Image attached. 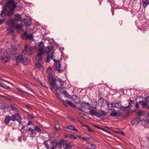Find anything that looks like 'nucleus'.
<instances>
[{"instance_id": "nucleus-1", "label": "nucleus", "mask_w": 149, "mask_h": 149, "mask_svg": "<svg viewBox=\"0 0 149 149\" xmlns=\"http://www.w3.org/2000/svg\"><path fill=\"white\" fill-rule=\"evenodd\" d=\"M16 5L13 0H9L6 3L4 7H3L1 13L3 17L4 15L11 16L13 13Z\"/></svg>"}, {"instance_id": "nucleus-2", "label": "nucleus", "mask_w": 149, "mask_h": 149, "mask_svg": "<svg viewBox=\"0 0 149 149\" xmlns=\"http://www.w3.org/2000/svg\"><path fill=\"white\" fill-rule=\"evenodd\" d=\"M46 47H45L44 42L40 41L38 44V52L36 56V59L38 61H42V55L46 52Z\"/></svg>"}, {"instance_id": "nucleus-3", "label": "nucleus", "mask_w": 149, "mask_h": 149, "mask_svg": "<svg viewBox=\"0 0 149 149\" xmlns=\"http://www.w3.org/2000/svg\"><path fill=\"white\" fill-rule=\"evenodd\" d=\"M48 81L50 86H51V89L53 91L56 92L58 89L57 85L56 83V80L54 79L52 76L49 77Z\"/></svg>"}, {"instance_id": "nucleus-4", "label": "nucleus", "mask_w": 149, "mask_h": 149, "mask_svg": "<svg viewBox=\"0 0 149 149\" xmlns=\"http://www.w3.org/2000/svg\"><path fill=\"white\" fill-rule=\"evenodd\" d=\"M45 50L46 54L48 55L46 59V61L49 62L50 59H52L53 58L54 54L53 48L51 47L47 46L46 47Z\"/></svg>"}, {"instance_id": "nucleus-5", "label": "nucleus", "mask_w": 149, "mask_h": 149, "mask_svg": "<svg viewBox=\"0 0 149 149\" xmlns=\"http://www.w3.org/2000/svg\"><path fill=\"white\" fill-rule=\"evenodd\" d=\"M18 115V113H16L13 115L11 116L8 115L6 116L4 120V123L6 125H8L10 120L13 122L16 121Z\"/></svg>"}, {"instance_id": "nucleus-6", "label": "nucleus", "mask_w": 149, "mask_h": 149, "mask_svg": "<svg viewBox=\"0 0 149 149\" xmlns=\"http://www.w3.org/2000/svg\"><path fill=\"white\" fill-rule=\"evenodd\" d=\"M122 112L120 111L115 109L112 110L110 113V116L115 118L121 116Z\"/></svg>"}, {"instance_id": "nucleus-7", "label": "nucleus", "mask_w": 149, "mask_h": 149, "mask_svg": "<svg viewBox=\"0 0 149 149\" xmlns=\"http://www.w3.org/2000/svg\"><path fill=\"white\" fill-rule=\"evenodd\" d=\"M26 132H28V133L30 134V137H33L36 136V133L34 129H33L30 127H27L26 130Z\"/></svg>"}, {"instance_id": "nucleus-8", "label": "nucleus", "mask_w": 149, "mask_h": 149, "mask_svg": "<svg viewBox=\"0 0 149 149\" xmlns=\"http://www.w3.org/2000/svg\"><path fill=\"white\" fill-rule=\"evenodd\" d=\"M17 117L16 121L19 124V127H20V126H21V129L20 130H21L24 129L25 126L22 123H21L22 118L19 114Z\"/></svg>"}, {"instance_id": "nucleus-9", "label": "nucleus", "mask_w": 149, "mask_h": 149, "mask_svg": "<svg viewBox=\"0 0 149 149\" xmlns=\"http://www.w3.org/2000/svg\"><path fill=\"white\" fill-rule=\"evenodd\" d=\"M24 59L23 55L22 54H20L18 55L17 57L16 60L18 62H21L22 63H24Z\"/></svg>"}, {"instance_id": "nucleus-10", "label": "nucleus", "mask_w": 149, "mask_h": 149, "mask_svg": "<svg viewBox=\"0 0 149 149\" xmlns=\"http://www.w3.org/2000/svg\"><path fill=\"white\" fill-rule=\"evenodd\" d=\"M1 54L2 53L0 51V58L1 57V60L4 63H5L8 61L9 59V58L7 55L6 56H5V55H4V56H2Z\"/></svg>"}, {"instance_id": "nucleus-11", "label": "nucleus", "mask_w": 149, "mask_h": 149, "mask_svg": "<svg viewBox=\"0 0 149 149\" xmlns=\"http://www.w3.org/2000/svg\"><path fill=\"white\" fill-rule=\"evenodd\" d=\"M22 37L26 39H29L31 40L32 39L33 36L32 34L28 35L26 32H25L22 35Z\"/></svg>"}, {"instance_id": "nucleus-12", "label": "nucleus", "mask_w": 149, "mask_h": 149, "mask_svg": "<svg viewBox=\"0 0 149 149\" xmlns=\"http://www.w3.org/2000/svg\"><path fill=\"white\" fill-rule=\"evenodd\" d=\"M61 65L59 62H57L56 64V69L59 73L63 72V70L61 68Z\"/></svg>"}, {"instance_id": "nucleus-13", "label": "nucleus", "mask_w": 149, "mask_h": 149, "mask_svg": "<svg viewBox=\"0 0 149 149\" xmlns=\"http://www.w3.org/2000/svg\"><path fill=\"white\" fill-rule=\"evenodd\" d=\"M139 123L142 126L144 127H146L147 126V118H143L142 119H140Z\"/></svg>"}, {"instance_id": "nucleus-14", "label": "nucleus", "mask_w": 149, "mask_h": 149, "mask_svg": "<svg viewBox=\"0 0 149 149\" xmlns=\"http://www.w3.org/2000/svg\"><path fill=\"white\" fill-rule=\"evenodd\" d=\"M140 119L139 118H136L133 120L132 121V125H137L140 122Z\"/></svg>"}, {"instance_id": "nucleus-15", "label": "nucleus", "mask_w": 149, "mask_h": 149, "mask_svg": "<svg viewBox=\"0 0 149 149\" xmlns=\"http://www.w3.org/2000/svg\"><path fill=\"white\" fill-rule=\"evenodd\" d=\"M15 16L14 19L15 21H20L22 20L21 15L17 14L15 15Z\"/></svg>"}, {"instance_id": "nucleus-16", "label": "nucleus", "mask_w": 149, "mask_h": 149, "mask_svg": "<svg viewBox=\"0 0 149 149\" xmlns=\"http://www.w3.org/2000/svg\"><path fill=\"white\" fill-rule=\"evenodd\" d=\"M149 4V0H143L142 1V6L145 8Z\"/></svg>"}, {"instance_id": "nucleus-17", "label": "nucleus", "mask_w": 149, "mask_h": 149, "mask_svg": "<svg viewBox=\"0 0 149 149\" xmlns=\"http://www.w3.org/2000/svg\"><path fill=\"white\" fill-rule=\"evenodd\" d=\"M89 112L91 115L95 116H97L99 115V113L97 112L96 110L93 109H91V111Z\"/></svg>"}, {"instance_id": "nucleus-18", "label": "nucleus", "mask_w": 149, "mask_h": 149, "mask_svg": "<svg viewBox=\"0 0 149 149\" xmlns=\"http://www.w3.org/2000/svg\"><path fill=\"white\" fill-rule=\"evenodd\" d=\"M24 48L26 49V54L30 55L31 54V49L27 45H26L24 46Z\"/></svg>"}, {"instance_id": "nucleus-19", "label": "nucleus", "mask_w": 149, "mask_h": 149, "mask_svg": "<svg viewBox=\"0 0 149 149\" xmlns=\"http://www.w3.org/2000/svg\"><path fill=\"white\" fill-rule=\"evenodd\" d=\"M15 21L14 19H11L8 20V21L6 22V23L9 26H14V25H15Z\"/></svg>"}, {"instance_id": "nucleus-20", "label": "nucleus", "mask_w": 149, "mask_h": 149, "mask_svg": "<svg viewBox=\"0 0 149 149\" xmlns=\"http://www.w3.org/2000/svg\"><path fill=\"white\" fill-rule=\"evenodd\" d=\"M63 144V148L64 149H69L72 147V146L69 143H65Z\"/></svg>"}, {"instance_id": "nucleus-21", "label": "nucleus", "mask_w": 149, "mask_h": 149, "mask_svg": "<svg viewBox=\"0 0 149 149\" xmlns=\"http://www.w3.org/2000/svg\"><path fill=\"white\" fill-rule=\"evenodd\" d=\"M35 67L37 68L41 69L42 67V63L40 62H36L35 64Z\"/></svg>"}, {"instance_id": "nucleus-22", "label": "nucleus", "mask_w": 149, "mask_h": 149, "mask_svg": "<svg viewBox=\"0 0 149 149\" xmlns=\"http://www.w3.org/2000/svg\"><path fill=\"white\" fill-rule=\"evenodd\" d=\"M10 107L14 112H16L17 113L19 111V109L17 108L13 104H11L10 105Z\"/></svg>"}, {"instance_id": "nucleus-23", "label": "nucleus", "mask_w": 149, "mask_h": 149, "mask_svg": "<svg viewBox=\"0 0 149 149\" xmlns=\"http://www.w3.org/2000/svg\"><path fill=\"white\" fill-rule=\"evenodd\" d=\"M51 143L52 144H54L56 146H61L62 144L61 141H60V143H58L55 140L53 141Z\"/></svg>"}, {"instance_id": "nucleus-24", "label": "nucleus", "mask_w": 149, "mask_h": 149, "mask_svg": "<svg viewBox=\"0 0 149 149\" xmlns=\"http://www.w3.org/2000/svg\"><path fill=\"white\" fill-rule=\"evenodd\" d=\"M90 105L88 102H84L82 104V107L84 109H87L90 107Z\"/></svg>"}, {"instance_id": "nucleus-25", "label": "nucleus", "mask_w": 149, "mask_h": 149, "mask_svg": "<svg viewBox=\"0 0 149 149\" xmlns=\"http://www.w3.org/2000/svg\"><path fill=\"white\" fill-rule=\"evenodd\" d=\"M99 114L101 116H105L107 115V113L105 111L101 110L99 113Z\"/></svg>"}, {"instance_id": "nucleus-26", "label": "nucleus", "mask_w": 149, "mask_h": 149, "mask_svg": "<svg viewBox=\"0 0 149 149\" xmlns=\"http://www.w3.org/2000/svg\"><path fill=\"white\" fill-rule=\"evenodd\" d=\"M139 103L143 107H144L146 106L148 104V102L145 100V101H141L139 102Z\"/></svg>"}, {"instance_id": "nucleus-27", "label": "nucleus", "mask_w": 149, "mask_h": 149, "mask_svg": "<svg viewBox=\"0 0 149 149\" xmlns=\"http://www.w3.org/2000/svg\"><path fill=\"white\" fill-rule=\"evenodd\" d=\"M113 107L117 108H119L121 105L120 102L113 103Z\"/></svg>"}, {"instance_id": "nucleus-28", "label": "nucleus", "mask_w": 149, "mask_h": 149, "mask_svg": "<svg viewBox=\"0 0 149 149\" xmlns=\"http://www.w3.org/2000/svg\"><path fill=\"white\" fill-rule=\"evenodd\" d=\"M66 102L67 104H68L71 106L74 107V108H76V105L74 104L71 101L69 100H67L66 101Z\"/></svg>"}, {"instance_id": "nucleus-29", "label": "nucleus", "mask_w": 149, "mask_h": 149, "mask_svg": "<svg viewBox=\"0 0 149 149\" xmlns=\"http://www.w3.org/2000/svg\"><path fill=\"white\" fill-rule=\"evenodd\" d=\"M62 93L64 94L65 97H67L69 98H70V95L68 94L66 90H63V91Z\"/></svg>"}, {"instance_id": "nucleus-30", "label": "nucleus", "mask_w": 149, "mask_h": 149, "mask_svg": "<svg viewBox=\"0 0 149 149\" xmlns=\"http://www.w3.org/2000/svg\"><path fill=\"white\" fill-rule=\"evenodd\" d=\"M107 109L108 110H112V108L113 107V104L111 103H107Z\"/></svg>"}, {"instance_id": "nucleus-31", "label": "nucleus", "mask_w": 149, "mask_h": 149, "mask_svg": "<svg viewBox=\"0 0 149 149\" xmlns=\"http://www.w3.org/2000/svg\"><path fill=\"white\" fill-rule=\"evenodd\" d=\"M67 127L68 129L73 131H77V130L74 127L70 125L67 126Z\"/></svg>"}, {"instance_id": "nucleus-32", "label": "nucleus", "mask_w": 149, "mask_h": 149, "mask_svg": "<svg viewBox=\"0 0 149 149\" xmlns=\"http://www.w3.org/2000/svg\"><path fill=\"white\" fill-rule=\"evenodd\" d=\"M96 148V146L94 144H90L88 146V149H95Z\"/></svg>"}, {"instance_id": "nucleus-33", "label": "nucleus", "mask_w": 149, "mask_h": 149, "mask_svg": "<svg viewBox=\"0 0 149 149\" xmlns=\"http://www.w3.org/2000/svg\"><path fill=\"white\" fill-rule=\"evenodd\" d=\"M14 27L16 29H20L22 28V24H18L14 25Z\"/></svg>"}, {"instance_id": "nucleus-34", "label": "nucleus", "mask_w": 149, "mask_h": 149, "mask_svg": "<svg viewBox=\"0 0 149 149\" xmlns=\"http://www.w3.org/2000/svg\"><path fill=\"white\" fill-rule=\"evenodd\" d=\"M104 99L102 98H100L98 101V104L100 105H102Z\"/></svg>"}, {"instance_id": "nucleus-35", "label": "nucleus", "mask_w": 149, "mask_h": 149, "mask_svg": "<svg viewBox=\"0 0 149 149\" xmlns=\"http://www.w3.org/2000/svg\"><path fill=\"white\" fill-rule=\"evenodd\" d=\"M6 107V106L5 104L3 103H2L0 105V108L2 109H5Z\"/></svg>"}, {"instance_id": "nucleus-36", "label": "nucleus", "mask_w": 149, "mask_h": 149, "mask_svg": "<svg viewBox=\"0 0 149 149\" xmlns=\"http://www.w3.org/2000/svg\"><path fill=\"white\" fill-rule=\"evenodd\" d=\"M134 101L130 100L129 103V105L128 106V107L130 106L132 107L133 106V105L134 104Z\"/></svg>"}, {"instance_id": "nucleus-37", "label": "nucleus", "mask_w": 149, "mask_h": 149, "mask_svg": "<svg viewBox=\"0 0 149 149\" xmlns=\"http://www.w3.org/2000/svg\"><path fill=\"white\" fill-rule=\"evenodd\" d=\"M35 131L38 132H40L41 131V129L38 126H35L34 128Z\"/></svg>"}, {"instance_id": "nucleus-38", "label": "nucleus", "mask_w": 149, "mask_h": 149, "mask_svg": "<svg viewBox=\"0 0 149 149\" xmlns=\"http://www.w3.org/2000/svg\"><path fill=\"white\" fill-rule=\"evenodd\" d=\"M35 118V116L33 115H31L30 114H29L28 116V119L31 120L34 119Z\"/></svg>"}, {"instance_id": "nucleus-39", "label": "nucleus", "mask_w": 149, "mask_h": 149, "mask_svg": "<svg viewBox=\"0 0 149 149\" xmlns=\"http://www.w3.org/2000/svg\"><path fill=\"white\" fill-rule=\"evenodd\" d=\"M48 141H45L43 143V144L45 146V147L47 148V149H49V147L48 145V144L47 143Z\"/></svg>"}, {"instance_id": "nucleus-40", "label": "nucleus", "mask_w": 149, "mask_h": 149, "mask_svg": "<svg viewBox=\"0 0 149 149\" xmlns=\"http://www.w3.org/2000/svg\"><path fill=\"white\" fill-rule=\"evenodd\" d=\"M55 128L56 130H60L61 129L59 125L58 124L55 125Z\"/></svg>"}, {"instance_id": "nucleus-41", "label": "nucleus", "mask_w": 149, "mask_h": 149, "mask_svg": "<svg viewBox=\"0 0 149 149\" xmlns=\"http://www.w3.org/2000/svg\"><path fill=\"white\" fill-rule=\"evenodd\" d=\"M128 107V106L123 107V106H121V105L120 106V107H119V108H120V109L122 111H125L126 108H127Z\"/></svg>"}, {"instance_id": "nucleus-42", "label": "nucleus", "mask_w": 149, "mask_h": 149, "mask_svg": "<svg viewBox=\"0 0 149 149\" xmlns=\"http://www.w3.org/2000/svg\"><path fill=\"white\" fill-rule=\"evenodd\" d=\"M16 90L18 91L19 92L21 93H26L23 90L19 88H17Z\"/></svg>"}, {"instance_id": "nucleus-43", "label": "nucleus", "mask_w": 149, "mask_h": 149, "mask_svg": "<svg viewBox=\"0 0 149 149\" xmlns=\"http://www.w3.org/2000/svg\"><path fill=\"white\" fill-rule=\"evenodd\" d=\"M56 97L58 99L61 101H62L63 100L62 99V98L60 95L58 93H56Z\"/></svg>"}, {"instance_id": "nucleus-44", "label": "nucleus", "mask_w": 149, "mask_h": 149, "mask_svg": "<svg viewBox=\"0 0 149 149\" xmlns=\"http://www.w3.org/2000/svg\"><path fill=\"white\" fill-rule=\"evenodd\" d=\"M58 81L60 83V85L61 86H62L63 85V84H64V82L61 79H58Z\"/></svg>"}, {"instance_id": "nucleus-45", "label": "nucleus", "mask_w": 149, "mask_h": 149, "mask_svg": "<svg viewBox=\"0 0 149 149\" xmlns=\"http://www.w3.org/2000/svg\"><path fill=\"white\" fill-rule=\"evenodd\" d=\"M0 86L4 88H6V86L2 82L0 81Z\"/></svg>"}, {"instance_id": "nucleus-46", "label": "nucleus", "mask_w": 149, "mask_h": 149, "mask_svg": "<svg viewBox=\"0 0 149 149\" xmlns=\"http://www.w3.org/2000/svg\"><path fill=\"white\" fill-rule=\"evenodd\" d=\"M32 125L33 126L34 125V123H33V122L31 121H29L26 126H27L29 125Z\"/></svg>"}, {"instance_id": "nucleus-47", "label": "nucleus", "mask_w": 149, "mask_h": 149, "mask_svg": "<svg viewBox=\"0 0 149 149\" xmlns=\"http://www.w3.org/2000/svg\"><path fill=\"white\" fill-rule=\"evenodd\" d=\"M0 96H1V97H3L7 100H9V98L8 96H4V95H3L2 94H0Z\"/></svg>"}, {"instance_id": "nucleus-48", "label": "nucleus", "mask_w": 149, "mask_h": 149, "mask_svg": "<svg viewBox=\"0 0 149 149\" xmlns=\"http://www.w3.org/2000/svg\"><path fill=\"white\" fill-rule=\"evenodd\" d=\"M70 138L71 139H77V137L76 136L73 135H71L70 136Z\"/></svg>"}, {"instance_id": "nucleus-49", "label": "nucleus", "mask_w": 149, "mask_h": 149, "mask_svg": "<svg viewBox=\"0 0 149 149\" xmlns=\"http://www.w3.org/2000/svg\"><path fill=\"white\" fill-rule=\"evenodd\" d=\"M24 85L26 88H28L29 90H30L31 89V87L29 85L27 84H25Z\"/></svg>"}, {"instance_id": "nucleus-50", "label": "nucleus", "mask_w": 149, "mask_h": 149, "mask_svg": "<svg viewBox=\"0 0 149 149\" xmlns=\"http://www.w3.org/2000/svg\"><path fill=\"white\" fill-rule=\"evenodd\" d=\"M87 129L88 130L91 132H93L94 133V132H93V131L91 129V128L89 127V126L88 127Z\"/></svg>"}, {"instance_id": "nucleus-51", "label": "nucleus", "mask_w": 149, "mask_h": 149, "mask_svg": "<svg viewBox=\"0 0 149 149\" xmlns=\"http://www.w3.org/2000/svg\"><path fill=\"white\" fill-rule=\"evenodd\" d=\"M22 54H26V49L24 48V50H23L22 51Z\"/></svg>"}, {"instance_id": "nucleus-52", "label": "nucleus", "mask_w": 149, "mask_h": 149, "mask_svg": "<svg viewBox=\"0 0 149 149\" xmlns=\"http://www.w3.org/2000/svg\"><path fill=\"white\" fill-rule=\"evenodd\" d=\"M5 21L4 19H0V25L2 24Z\"/></svg>"}, {"instance_id": "nucleus-53", "label": "nucleus", "mask_w": 149, "mask_h": 149, "mask_svg": "<svg viewBox=\"0 0 149 149\" xmlns=\"http://www.w3.org/2000/svg\"><path fill=\"white\" fill-rule=\"evenodd\" d=\"M145 100L148 102H149V96H148L145 98Z\"/></svg>"}, {"instance_id": "nucleus-54", "label": "nucleus", "mask_w": 149, "mask_h": 149, "mask_svg": "<svg viewBox=\"0 0 149 149\" xmlns=\"http://www.w3.org/2000/svg\"><path fill=\"white\" fill-rule=\"evenodd\" d=\"M9 33L12 35H14V31L13 30H11L9 31Z\"/></svg>"}, {"instance_id": "nucleus-55", "label": "nucleus", "mask_w": 149, "mask_h": 149, "mask_svg": "<svg viewBox=\"0 0 149 149\" xmlns=\"http://www.w3.org/2000/svg\"><path fill=\"white\" fill-rule=\"evenodd\" d=\"M83 140L85 141H87V140H89V139L87 138H85L83 137L82 139Z\"/></svg>"}, {"instance_id": "nucleus-56", "label": "nucleus", "mask_w": 149, "mask_h": 149, "mask_svg": "<svg viewBox=\"0 0 149 149\" xmlns=\"http://www.w3.org/2000/svg\"><path fill=\"white\" fill-rule=\"evenodd\" d=\"M79 115L81 116L84 117V116H85V114L79 112Z\"/></svg>"}, {"instance_id": "nucleus-57", "label": "nucleus", "mask_w": 149, "mask_h": 149, "mask_svg": "<svg viewBox=\"0 0 149 149\" xmlns=\"http://www.w3.org/2000/svg\"><path fill=\"white\" fill-rule=\"evenodd\" d=\"M53 60H54V62L56 63H56H57V62H59V61H58L56 59H53L52 58V59Z\"/></svg>"}, {"instance_id": "nucleus-58", "label": "nucleus", "mask_w": 149, "mask_h": 149, "mask_svg": "<svg viewBox=\"0 0 149 149\" xmlns=\"http://www.w3.org/2000/svg\"><path fill=\"white\" fill-rule=\"evenodd\" d=\"M120 133L122 135H125V134L124 132L122 131H120Z\"/></svg>"}, {"instance_id": "nucleus-59", "label": "nucleus", "mask_w": 149, "mask_h": 149, "mask_svg": "<svg viewBox=\"0 0 149 149\" xmlns=\"http://www.w3.org/2000/svg\"><path fill=\"white\" fill-rule=\"evenodd\" d=\"M62 101L63 102V105H64L65 106H67V105L65 103V102H66V101H65L63 100Z\"/></svg>"}, {"instance_id": "nucleus-60", "label": "nucleus", "mask_w": 149, "mask_h": 149, "mask_svg": "<svg viewBox=\"0 0 149 149\" xmlns=\"http://www.w3.org/2000/svg\"><path fill=\"white\" fill-rule=\"evenodd\" d=\"M93 126L94 127H95L98 129H101V128L99 127V126H96V125H93Z\"/></svg>"}, {"instance_id": "nucleus-61", "label": "nucleus", "mask_w": 149, "mask_h": 149, "mask_svg": "<svg viewBox=\"0 0 149 149\" xmlns=\"http://www.w3.org/2000/svg\"><path fill=\"white\" fill-rule=\"evenodd\" d=\"M136 107L137 108H139V104L138 103L136 104Z\"/></svg>"}, {"instance_id": "nucleus-62", "label": "nucleus", "mask_w": 149, "mask_h": 149, "mask_svg": "<svg viewBox=\"0 0 149 149\" xmlns=\"http://www.w3.org/2000/svg\"><path fill=\"white\" fill-rule=\"evenodd\" d=\"M57 146H56L55 145H54V146H53L52 148H53V149H55L56 148V147Z\"/></svg>"}, {"instance_id": "nucleus-63", "label": "nucleus", "mask_w": 149, "mask_h": 149, "mask_svg": "<svg viewBox=\"0 0 149 149\" xmlns=\"http://www.w3.org/2000/svg\"><path fill=\"white\" fill-rule=\"evenodd\" d=\"M21 123H22L24 125H25L26 124V122L25 121H23L22 122L21 121Z\"/></svg>"}, {"instance_id": "nucleus-64", "label": "nucleus", "mask_w": 149, "mask_h": 149, "mask_svg": "<svg viewBox=\"0 0 149 149\" xmlns=\"http://www.w3.org/2000/svg\"><path fill=\"white\" fill-rule=\"evenodd\" d=\"M51 69L50 68H48L47 70V72H48V71H51Z\"/></svg>"}]
</instances>
